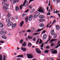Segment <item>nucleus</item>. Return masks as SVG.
<instances>
[{
  "label": "nucleus",
  "instance_id": "f257e3e1",
  "mask_svg": "<svg viewBox=\"0 0 60 60\" xmlns=\"http://www.w3.org/2000/svg\"><path fill=\"white\" fill-rule=\"evenodd\" d=\"M38 11L40 12L44 13L45 12V8H43L42 6H40L38 9Z\"/></svg>",
  "mask_w": 60,
  "mask_h": 60
},
{
  "label": "nucleus",
  "instance_id": "f03ea898",
  "mask_svg": "<svg viewBox=\"0 0 60 60\" xmlns=\"http://www.w3.org/2000/svg\"><path fill=\"white\" fill-rule=\"evenodd\" d=\"M27 57L28 59H32L34 57V56L32 54H27Z\"/></svg>",
  "mask_w": 60,
  "mask_h": 60
},
{
  "label": "nucleus",
  "instance_id": "7ed1b4c3",
  "mask_svg": "<svg viewBox=\"0 0 60 60\" xmlns=\"http://www.w3.org/2000/svg\"><path fill=\"white\" fill-rule=\"evenodd\" d=\"M27 4H28V1L26 0H25L23 4V5L22 6V7H23V6L26 7L27 6Z\"/></svg>",
  "mask_w": 60,
  "mask_h": 60
},
{
  "label": "nucleus",
  "instance_id": "20e7f679",
  "mask_svg": "<svg viewBox=\"0 0 60 60\" xmlns=\"http://www.w3.org/2000/svg\"><path fill=\"white\" fill-rule=\"evenodd\" d=\"M36 51L37 53L38 54H40L41 53V51L38 48L36 49Z\"/></svg>",
  "mask_w": 60,
  "mask_h": 60
},
{
  "label": "nucleus",
  "instance_id": "39448f33",
  "mask_svg": "<svg viewBox=\"0 0 60 60\" xmlns=\"http://www.w3.org/2000/svg\"><path fill=\"white\" fill-rule=\"evenodd\" d=\"M13 25V22H11L8 23L7 24L8 26H11Z\"/></svg>",
  "mask_w": 60,
  "mask_h": 60
},
{
  "label": "nucleus",
  "instance_id": "423d86ee",
  "mask_svg": "<svg viewBox=\"0 0 60 60\" xmlns=\"http://www.w3.org/2000/svg\"><path fill=\"white\" fill-rule=\"evenodd\" d=\"M7 33L6 31H5V32H3V31H0V34H6Z\"/></svg>",
  "mask_w": 60,
  "mask_h": 60
},
{
  "label": "nucleus",
  "instance_id": "0eeeda50",
  "mask_svg": "<svg viewBox=\"0 0 60 60\" xmlns=\"http://www.w3.org/2000/svg\"><path fill=\"white\" fill-rule=\"evenodd\" d=\"M44 26V24L42 23H40L39 25V26L40 27H43Z\"/></svg>",
  "mask_w": 60,
  "mask_h": 60
},
{
  "label": "nucleus",
  "instance_id": "6e6552de",
  "mask_svg": "<svg viewBox=\"0 0 60 60\" xmlns=\"http://www.w3.org/2000/svg\"><path fill=\"white\" fill-rule=\"evenodd\" d=\"M33 19V15H31L29 17V21H30L32 19Z\"/></svg>",
  "mask_w": 60,
  "mask_h": 60
},
{
  "label": "nucleus",
  "instance_id": "1a4fd4ad",
  "mask_svg": "<svg viewBox=\"0 0 60 60\" xmlns=\"http://www.w3.org/2000/svg\"><path fill=\"white\" fill-rule=\"evenodd\" d=\"M23 51H26V49L25 48H24L23 47H22L20 48Z\"/></svg>",
  "mask_w": 60,
  "mask_h": 60
},
{
  "label": "nucleus",
  "instance_id": "9d476101",
  "mask_svg": "<svg viewBox=\"0 0 60 60\" xmlns=\"http://www.w3.org/2000/svg\"><path fill=\"white\" fill-rule=\"evenodd\" d=\"M17 25V24H14L13 25H12L11 26L12 28V29H13V28H14Z\"/></svg>",
  "mask_w": 60,
  "mask_h": 60
},
{
  "label": "nucleus",
  "instance_id": "9b49d317",
  "mask_svg": "<svg viewBox=\"0 0 60 60\" xmlns=\"http://www.w3.org/2000/svg\"><path fill=\"white\" fill-rule=\"evenodd\" d=\"M46 37H47V35L46 34H44L43 37V39L44 40L46 39Z\"/></svg>",
  "mask_w": 60,
  "mask_h": 60
},
{
  "label": "nucleus",
  "instance_id": "f8f14e48",
  "mask_svg": "<svg viewBox=\"0 0 60 60\" xmlns=\"http://www.w3.org/2000/svg\"><path fill=\"white\" fill-rule=\"evenodd\" d=\"M51 35H54L55 34V32L54 31V30H52L51 31Z\"/></svg>",
  "mask_w": 60,
  "mask_h": 60
},
{
  "label": "nucleus",
  "instance_id": "ddd939ff",
  "mask_svg": "<svg viewBox=\"0 0 60 60\" xmlns=\"http://www.w3.org/2000/svg\"><path fill=\"white\" fill-rule=\"evenodd\" d=\"M15 10L16 11H19V8L18 7H16Z\"/></svg>",
  "mask_w": 60,
  "mask_h": 60
},
{
  "label": "nucleus",
  "instance_id": "4468645a",
  "mask_svg": "<svg viewBox=\"0 0 60 60\" xmlns=\"http://www.w3.org/2000/svg\"><path fill=\"white\" fill-rule=\"evenodd\" d=\"M57 52L56 50H54L52 52V54H56V53H57Z\"/></svg>",
  "mask_w": 60,
  "mask_h": 60
},
{
  "label": "nucleus",
  "instance_id": "2eb2a0df",
  "mask_svg": "<svg viewBox=\"0 0 60 60\" xmlns=\"http://www.w3.org/2000/svg\"><path fill=\"white\" fill-rule=\"evenodd\" d=\"M56 28L57 30H59L60 29V27L58 25H56Z\"/></svg>",
  "mask_w": 60,
  "mask_h": 60
},
{
  "label": "nucleus",
  "instance_id": "dca6fc26",
  "mask_svg": "<svg viewBox=\"0 0 60 60\" xmlns=\"http://www.w3.org/2000/svg\"><path fill=\"white\" fill-rule=\"evenodd\" d=\"M39 18L40 19H42L44 18V16L43 15H40L39 16Z\"/></svg>",
  "mask_w": 60,
  "mask_h": 60
},
{
  "label": "nucleus",
  "instance_id": "f3484780",
  "mask_svg": "<svg viewBox=\"0 0 60 60\" xmlns=\"http://www.w3.org/2000/svg\"><path fill=\"white\" fill-rule=\"evenodd\" d=\"M1 37L2 38H3V39H6L7 38L4 35L2 36Z\"/></svg>",
  "mask_w": 60,
  "mask_h": 60
},
{
  "label": "nucleus",
  "instance_id": "a211bd4d",
  "mask_svg": "<svg viewBox=\"0 0 60 60\" xmlns=\"http://www.w3.org/2000/svg\"><path fill=\"white\" fill-rule=\"evenodd\" d=\"M24 23V21H22L20 23V26L21 27V26H23V25Z\"/></svg>",
  "mask_w": 60,
  "mask_h": 60
},
{
  "label": "nucleus",
  "instance_id": "6ab92c4d",
  "mask_svg": "<svg viewBox=\"0 0 60 60\" xmlns=\"http://www.w3.org/2000/svg\"><path fill=\"white\" fill-rule=\"evenodd\" d=\"M18 1H19V0H14L13 3V4H15L16 3V2H18Z\"/></svg>",
  "mask_w": 60,
  "mask_h": 60
},
{
  "label": "nucleus",
  "instance_id": "aec40b11",
  "mask_svg": "<svg viewBox=\"0 0 60 60\" xmlns=\"http://www.w3.org/2000/svg\"><path fill=\"white\" fill-rule=\"evenodd\" d=\"M6 20L7 22H9L10 21V19L8 18L6 19Z\"/></svg>",
  "mask_w": 60,
  "mask_h": 60
},
{
  "label": "nucleus",
  "instance_id": "412c9836",
  "mask_svg": "<svg viewBox=\"0 0 60 60\" xmlns=\"http://www.w3.org/2000/svg\"><path fill=\"white\" fill-rule=\"evenodd\" d=\"M56 40L54 39H52L51 40L50 43H52L53 41H56Z\"/></svg>",
  "mask_w": 60,
  "mask_h": 60
},
{
  "label": "nucleus",
  "instance_id": "4be33fe9",
  "mask_svg": "<svg viewBox=\"0 0 60 60\" xmlns=\"http://www.w3.org/2000/svg\"><path fill=\"white\" fill-rule=\"evenodd\" d=\"M45 21L44 19H40L39 20V21L40 22H43V21Z\"/></svg>",
  "mask_w": 60,
  "mask_h": 60
},
{
  "label": "nucleus",
  "instance_id": "5701e85b",
  "mask_svg": "<svg viewBox=\"0 0 60 60\" xmlns=\"http://www.w3.org/2000/svg\"><path fill=\"white\" fill-rule=\"evenodd\" d=\"M3 26H4V25H3L2 23L0 22V27L3 28Z\"/></svg>",
  "mask_w": 60,
  "mask_h": 60
},
{
  "label": "nucleus",
  "instance_id": "b1692460",
  "mask_svg": "<svg viewBox=\"0 0 60 60\" xmlns=\"http://www.w3.org/2000/svg\"><path fill=\"white\" fill-rule=\"evenodd\" d=\"M44 29V28H43L42 29H38L37 31V32H40V31H42V30H43V29Z\"/></svg>",
  "mask_w": 60,
  "mask_h": 60
},
{
  "label": "nucleus",
  "instance_id": "393cba45",
  "mask_svg": "<svg viewBox=\"0 0 60 60\" xmlns=\"http://www.w3.org/2000/svg\"><path fill=\"white\" fill-rule=\"evenodd\" d=\"M50 39V37H49V39L45 43V44H47L48 43V41H49V40Z\"/></svg>",
  "mask_w": 60,
  "mask_h": 60
},
{
  "label": "nucleus",
  "instance_id": "a878e982",
  "mask_svg": "<svg viewBox=\"0 0 60 60\" xmlns=\"http://www.w3.org/2000/svg\"><path fill=\"white\" fill-rule=\"evenodd\" d=\"M22 45L24 47L26 46V43L25 42L22 44Z\"/></svg>",
  "mask_w": 60,
  "mask_h": 60
},
{
  "label": "nucleus",
  "instance_id": "bb28decb",
  "mask_svg": "<svg viewBox=\"0 0 60 60\" xmlns=\"http://www.w3.org/2000/svg\"><path fill=\"white\" fill-rule=\"evenodd\" d=\"M28 47H31L32 46V44L29 42L28 43Z\"/></svg>",
  "mask_w": 60,
  "mask_h": 60
},
{
  "label": "nucleus",
  "instance_id": "cd10ccee",
  "mask_svg": "<svg viewBox=\"0 0 60 60\" xmlns=\"http://www.w3.org/2000/svg\"><path fill=\"white\" fill-rule=\"evenodd\" d=\"M2 4L3 5H5L6 4V3L4 2H2Z\"/></svg>",
  "mask_w": 60,
  "mask_h": 60
},
{
  "label": "nucleus",
  "instance_id": "c85d7f7f",
  "mask_svg": "<svg viewBox=\"0 0 60 60\" xmlns=\"http://www.w3.org/2000/svg\"><path fill=\"white\" fill-rule=\"evenodd\" d=\"M23 42V40L21 39L19 43L20 44H22V43Z\"/></svg>",
  "mask_w": 60,
  "mask_h": 60
},
{
  "label": "nucleus",
  "instance_id": "c756f323",
  "mask_svg": "<svg viewBox=\"0 0 60 60\" xmlns=\"http://www.w3.org/2000/svg\"><path fill=\"white\" fill-rule=\"evenodd\" d=\"M40 33H34L33 34V35H37V34H39Z\"/></svg>",
  "mask_w": 60,
  "mask_h": 60
},
{
  "label": "nucleus",
  "instance_id": "7c9ffc66",
  "mask_svg": "<svg viewBox=\"0 0 60 60\" xmlns=\"http://www.w3.org/2000/svg\"><path fill=\"white\" fill-rule=\"evenodd\" d=\"M35 14L37 16H38L40 14V13L39 12Z\"/></svg>",
  "mask_w": 60,
  "mask_h": 60
},
{
  "label": "nucleus",
  "instance_id": "2f4dec72",
  "mask_svg": "<svg viewBox=\"0 0 60 60\" xmlns=\"http://www.w3.org/2000/svg\"><path fill=\"white\" fill-rule=\"evenodd\" d=\"M35 10L34 9H33L32 10V11H30V13H33V12H34V11Z\"/></svg>",
  "mask_w": 60,
  "mask_h": 60
},
{
  "label": "nucleus",
  "instance_id": "473e14b6",
  "mask_svg": "<svg viewBox=\"0 0 60 60\" xmlns=\"http://www.w3.org/2000/svg\"><path fill=\"white\" fill-rule=\"evenodd\" d=\"M28 38L29 39H31L33 38V37L28 36Z\"/></svg>",
  "mask_w": 60,
  "mask_h": 60
},
{
  "label": "nucleus",
  "instance_id": "72a5a7b5",
  "mask_svg": "<svg viewBox=\"0 0 60 60\" xmlns=\"http://www.w3.org/2000/svg\"><path fill=\"white\" fill-rule=\"evenodd\" d=\"M44 45V43H43L40 46L41 48H43V47Z\"/></svg>",
  "mask_w": 60,
  "mask_h": 60
},
{
  "label": "nucleus",
  "instance_id": "f704fd0d",
  "mask_svg": "<svg viewBox=\"0 0 60 60\" xmlns=\"http://www.w3.org/2000/svg\"><path fill=\"white\" fill-rule=\"evenodd\" d=\"M25 20L26 22H27V21H28V17H27L25 19Z\"/></svg>",
  "mask_w": 60,
  "mask_h": 60
},
{
  "label": "nucleus",
  "instance_id": "c9c22d12",
  "mask_svg": "<svg viewBox=\"0 0 60 60\" xmlns=\"http://www.w3.org/2000/svg\"><path fill=\"white\" fill-rule=\"evenodd\" d=\"M42 43V41L41 40H40L39 42V44H41V43Z\"/></svg>",
  "mask_w": 60,
  "mask_h": 60
},
{
  "label": "nucleus",
  "instance_id": "e433bc0d",
  "mask_svg": "<svg viewBox=\"0 0 60 60\" xmlns=\"http://www.w3.org/2000/svg\"><path fill=\"white\" fill-rule=\"evenodd\" d=\"M60 13V11H58L57 10H56L55 12L56 13Z\"/></svg>",
  "mask_w": 60,
  "mask_h": 60
},
{
  "label": "nucleus",
  "instance_id": "4c0bfd02",
  "mask_svg": "<svg viewBox=\"0 0 60 60\" xmlns=\"http://www.w3.org/2000/svg\"><path fill=\"white\" fill-rule=\"evenodd\" d=\"M3 60V58H2V57L1 55H0V60Z\"/></svg>",
  "mask_w": 60,
  "mask_h": 60
},
{
  "label": "nucleus",
  "instance_id": "58836bf2",
  "mask_svg": "<svg viewBox=\"0 0 60 60\" xmlns=\"http://www.w3.org/2000/svg\"><path fill=\"white\" fill-rule=\"evenodd\" d=\"M7 16L8 18H10V17H11V16L10 15L9 13H8V14Z\"/></svg>",
  "mask_w": 60,
  "mask_h": 60
},
{
  "label": "nucleus",
  "instance_id": "ea45409f",
  "mask_svg": "<svg viewBox=\"0 0 60 60\" xmlns=\"http://www.w3.org/2000/svg\"><path fill=\"white\" fill-rule=\"evenodd\" d=\"M3 57H4V59L3 60H5V58H6V57L4 55Z\"/></svg>",
  "mask_w": 60,
  "mask_h": 60
},
{
  "label": "nucleus",
  "instance_id": "a19ab883",
  "mask_svg": "<svg viewBox=\"0 0 60 60\" xmlns=\"http://www.w3.org/2000/svg\"><path fill=\"white\" fill-rule=\"evenodd\" d=\"M57 36V35L56 34H55L54 35V38H56V36Z\"/></svg>",
  "mask_w": 60,
  "mask_h": 60
},
{
  "label": "nucleus",
  "instance_id": "79ce46f5",
  "mask_svg": "<svg viewBox=\"0 0 60 60\" xmlns=\"http://www.w3.org/2000/svg\"><path fill=\"white\" fill-rule=\"evenodd\" d=\"M0 42L1 43H4V42L3 41L1 40L0 41Z\"/></svg>",
  "mask_w": 60,
  "mask_h": 60
},
{
  "label": "nucleus",
  "instance_id": "37998d69",
  "mask_svg": "<svg viewBox=\"0 0 60 60\" xmlns=\"http://www.w3.org/2000/svg\"><path fill=\"white\" fill-rule=\"evenodd\" d=\"M39 39H38L37 41L36 42V44H38V43L39 42Z\"/></svg>",
  "mask_w": 60,
  "mask_h": 60
},
{
  "label": "nucleus",
  "instance_id": "c03bdc74",
  "mask_svg": "<svg viewBox=\"0 0 60 60\" xmlns=\"http://www.w3.org/2000/svg\"><path fill=\"white\" fill-rule=\"evenodd\" d=\"M49 46H46V47L45 48L47 49H49Z\"/></svg>",
  "mask_w": 60,
  "mask_h": 60
},
{
  "label": "nucleus",
  "instance_id": "a18cd8bd",
  "mask_svg": "<svg viewBox=\"0 0 60 60\" xmlns=\"http://www.w3.org/2000/svg\"><path fill=\"white\" fill-rule=\"evenodd\" d=\"M49 51V50H45V53H48V51Z\"/></svg>",
  "mask_w": 60,
  "mask_h": 60
},
{
  "label": "nucleus",
  "instance_id": "49530a36",
  "mask_svg": "<svg viewBox=\"0 0 60 60\" xmlns=\"http://www.w3.org/2000/svg\"><path fill=\"white\" fill-rule=\"evenodd\" d=\"M45 32H46V30H44L42 31V34H44V33H45Z\"/></svg>",
  "mask_w": 60,
  "mask_h": 60
},
{
  "label": "nucleus",
  "instance_id": "de8ad7c7",
  "mask_svg": "<svg viewBox=\"0 0 60 60\" xmlns=\"http://www.w3.org/2000/svg\"><path fill=\"white\" fill-rule=\"evenodd\" d=\"M31 30H34L35 29V28L33 27V28H32L31 29Z\"/></svg>",
  "mask_w": 60,
  "mask_h": 60
},
{
  "label": "nucleus",
  "instance_id": "09e8293b",
  "mask_svg": "<svg viewBox=\"0 0 60 60\" xmlns=\"http://www.w3.org/2000/svg\"><path fill=\"white\" fill-rule=\"evenodd\" d=\"M38 16H37L35 14L34 15V17L35 18H36Z\"/></svg>",
  "mask_w": 60,
  "mask_h": 60
},
{
  "label": "nucleus",
  "instance_id": "8fccbe9b",
  "mask_svg": "<svg viewBox=\"0 0 60 60\" xmlns=\"http://www.w3.org/2000/svg\"><path fill=\"white\" fill-rule=\"evenodd\" d=\"M34 0H30L29 2V3H30V2H32V1H33Z\"/></svg>",
  "mask_w": 60,
  "mask_h": 60
},
{
  "label": "nucleus",
  "instance_id": "3c124183",
  "mask_svg": "<svg viewBox=\"0 0 60 60\" xmlns=\"http://www.w3.org/2000/svg\"><path fill=\"white\" fill-rule=\"evenodd\" d=\"M3 8H4V9H5L6 8V7L5 6H3Z\"/></svg>",
  "mask_w": 60,
  "mask_h": 60
},
{
  "label": "nucleus",
  "instance_id": "603ef678",
  "mask_svg": "<svg viewBox=\"0 0 60 60\" xmlns=\"http://www.w3.org/2000/svg\"><path fill=\"white\" fill-rule=\"evenodd\" d=\"M57 3H59L60 2V0H56Z\"/></svg>",
  "mask_w": 60,
  "mask_h": 60
},
{
  "label": "nucleus",
  "instance_id": "864d4df0",
  "mask_svg": "<svg viewBox=\"0 0 60 60\" xmlns=\"http://www.w3.org/2000/svg\"><path fill=\"white\" fill-rule=\"evenodd\" d=\"M27 32H28V33H29V32H30L31 31L30 30H27Z\"/></svg>",
  "mask_w": 60,
  "mask_h": 60
},
{
  "label": "nucleus",
  "instance_id": "5fc2aeb1",
  "mask_svg": "<svg viewBox=\"0 0 60 60\" xmlns=\"http://www.w3.org/2000/svg\"><path fill=\"white\" fill-rule=\"evenodd\" d=\"M6 5L7 7H9V4H6Z\"/></svg>",
  "mask_w": 60,
  "mask_h": 60
},
{
  "label": "nucleus",
  "instance_id": "6e6d98bb",
  "mask_svg": "<svg viewBox=\"0 0 60 60\" xmlns=\"http://www.w3.org/2000/svg\"><path fill=\"white\" fill-rule=\"evenodd\" d=\"M22 5H21L20 6V9H22Z\"/></svg>",
  "mask_w": 60,
  "mask_h": 60
},
{
  "label": "nucleus",
  "instance_id": "4d7b16f0",
  "mask_svg": "<svg viewBox=\"0 0 60 60\" xmlns=\"http://www.w3.org/2000/svg\"><path fill=\"white\" fill-rule=\"evenodd\" d=\"M20 57H23V56L22 55H20Z\"/></svg>",
  "mask_w": 60,
  "mask_h": 60
},
{
  "label": "nucleus",
  "instance_id": "13d9d810",
  "mask_svg": "<svg viewBox=\"0 0 60 60\" xmlns=\"http://www.w3.org/2000/svg\"><path fill=\"white\" fill-rule=\"evenodd\" d=\"M33 40L34 41H35V40H36V39H35V38H33Z\"/></svg>",
  "mask_w": 60,
  "mask_h": 60
},
{
  "label": "nucleus",
  "instance_id": "bf43d9fd",
  "mask_svg": "<svg viewBox=\"0 0 60 60\" xmlns=\"http://www.w3.org/2000/svg\"><path fill=\"white\" fill-rule=\"evenodd\" d=\"M29 11V10L28 9H27V10L25 11V12L27 13V11Z\"/></svg>",
  "mask_w": 60,
  "mask_h": 60
},
{
  "label": "nucleus",
  "instance_id": "052dcab7",
  "mask_svg": "<svg viewBox=\"0 0 60 60\" xmlns=\"http://www.w3.org/2000/svg\"><path fill=\"white\" fill-rule=\"evenodd\" d=\"M50 8L51 9V11H52V10H53V9L52 8V7H51H51H50Z\"/></svg>",
  "mask_w": 60,
  "mask_h": 60
},
{
  "label": "nucleus",
  "instance_id": "680f3d73",
  "mask_svg": "<svg viewBox=\"0 0 60 60\" xmlns=\"http://www.w3.org/2000/svg\"><path fill=\"white\" fill-rule=\"evenodd\" d=\"M49 7H48L47 8V11H48V10H49Z\"/></svg>",
  "mask_w": 60,
  "mask_h": 60
},
{
  "label": "nucleus",
  "instance_id": "e2e57ef3",
  "mask_svg": "<svg viewBox=\"0 0 60 60\" xmlns=\"http://www.w3.org/2000/svg\"><path fill=\"white\" fill-rule=\"evenodd\" d=\"M5 9L6 10H8V8L6 7V8Z\"/></svg>",
  "mask_w": 60,
  "mask_h": 60
},
{
  "label": "nucleus",
  "instance_id": "0e129e2a",
  "mask_svg": "<svg viewBox=\"0 0 60 60\" xmlns=\"http://www.w3.org/2000/svg\"><path fill=\"white\" fill-rule=\"evenodd\" d=\"M3 1H4V2H7V0H2Z\"/></svg>",
  "mask_w": 60,
  "mask_h": 60
},
{
  "label": "nucleus",
  "instance_id": "69168bd1",
  "mask_svg": "<svg viewBox=\"0 0 60 60\" xmlns=\"http://www.w3.org/2000/svg\"><path fill=\"white\" fill-rule=\"evenodd\" d=\"M54 43L51 44V46L52 47H53V45H54Z\"/></svg>",
  "mask_w": 60,
  "mask_h": 60
},
{
  "label": "nucleus",
  "instance_id": "338daca9",
  "mask_svg": "<svg viewBox=\"0 0 60 60\" xmlns=\"http://www.w3.org/2000/svg\"><path fill=\"white\" fill-rule=\"evenodd\" d=\"M26 41H28V39H27V38H26Z\"/></svg>",
  "mask_w": 60,
  "mask_h": 60
},
{
  "label": "nucleus",
  "instance_id": "774afa93",
  "mask_svg": "<svg viewBox=\"0 0 60 60\" xmlns=\"http://www.w3.org/2000/svg\"><path fill=\"white\" fill-rule=\"evenodd\" d=\"M16 19H18V17L17 16H16Z\"/></svg>",
  "mask_w": 60,
  "mask_h": 60
}]
</instances>
